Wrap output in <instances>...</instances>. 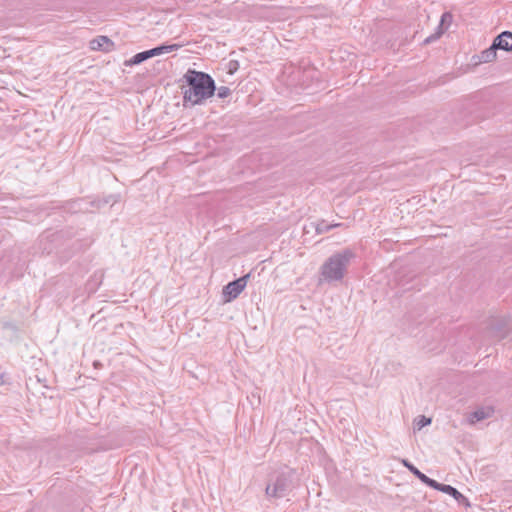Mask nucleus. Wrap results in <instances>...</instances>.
<instances>
[{
  "mask_svg": "<svg viewBox=\"0 0 512 512\" xmlns=\"http://www.w3.org/2000/svg\"><path fill=\"white\" fill-rule=\"evenodd\" d=\"M489 328L492 334L499 339L505 338L511 332L509 321L505 318L492 320Z\"/></svg>",
  "mask_w": 512,
  "mask_h": 512,
  "instance_id": "5",
  "label": "nucleus"
},
{
  "mask_svg": "<svg viewBox=\"0 0 512 512\" xmlns=\"http://www.w3.org/2000/svg\"><path fill=\"white\" fill-rule=\"evenodd\" d=\"M434 489L452 496L460 505L470 506L468 499L451 485L437 482V485L434 487Z\"/></svg>",
  "mask_w": 512,
  "mask_h": 512,
  "instance_id": "6",
  "label": "nucleus"
},
{
  "mask_svg": "<svg viewBox=\"0 0 512 512\" xmlns=\"http://www.w3.org/2000/svg\"><path fill=\"white\" fill-rule=\"evenodd\" d=\"M404 467H406L416 478H418L422 483L434 489L437 485V481L428 477L424 473H422L417 467H415L409 460L403 459L401 461Z\"/></svg>",
  "mask_w": 512,
  "mask_h": 512,
  "instance_id": "7",
  "label": "nucleus"
},
{
  "mask_svg": "<svg viewBox=\"0 0 512 512\" xmlns=\"http://www.w3.org/2000/svg\"><path fill=\"white\" fill-rule=\"evenodd\" d=\"M452 20V14L450 12H445L442 14L441 16V20H440V24L439 26H441V28H443V25L448 22L450 23Z\"/></svg>",
  "mask_w": 512,
  "mask_h": 512,
  "instance_id": "19",
  "label": "nucleus"
},
{
  "mask_svg": "<svg viewBox=\"0 0 512 512\" xmlns=\"http://www.w3.org/2000/svg\"><path fill=\"white\" fill-rule=\"evenodd\" d=\"M444 33V29L441 28V26H438L437 28V31L430 35L429 37H427L425 40H424V44H430L432 43L433 41L437 40L438 38H440V36Z\"/></svg>",
  "mask_w": 512,
  "mask_h": 512,
  "instance_id": "17",
  "label": "nucleus"
},
{
  "mask_svg": "<svg viewBox=\"0 0 512 512\" xmlns=\"http://www.w3.org/2000/svg\"><path fill=\"white\" fill-rule=\"evenodd\" d=\"M43 250L47 251V253H50V250L47 247H44Z\"/></svg>",
  "mask_w": 512,
  "mask_h": 512,
  "instance_id": "22",
  "label": "nucleus"
},
{
  "mask_svg": "<svg viewBox=\"0 0 512 512\" xmlns=\"http://www.w3.org/2000/svg\"><path fill=\"white\" fill-rule=\"evenodd\" d=\"M181 47L179 44H162L157 47L152 48V53L154 56L161 55L163 53H170L172 51H176Z\"/></svg>",
  "mask_w": 512,
  "mask_h": 512,
  "instance_id": "12",
  "label": "nucleus"
},
{
  "mask_svg": "<svg viewBox=\"0 0 512 512\" xmlns=\"http://www.w3.org/2000/svg\"><path fill=\"white\" fill-rule=\"evenodd\" d=\"M92 243L91 239H76L71 243V248L73 249V253H77L80 251L86 250Z\"/></svg>",
  "mask_w": 512,
  "mask_h": 512,
  "instance_id": "13",
  "label": "nucleus"
},
{
  "mask_svg": "<svg viewBox=\"0 0 512 512\" xmlns=\"http://www.w3.org/2000/svg\"><path fill=\"white\" fill-rule=\"evenodd\" d=\"M493 44L497 50L512 51V32L503 31L494 38Z\"/></svg>",
  "mask_w": 512,
  "mask_h": 512,
  "instance_id": "9",
  "label": "nucleus"
},
{
  "mask_svg": "<svg viewBox=\"0 0 512 512\" xmlns=\"http://www.w3.org/2000/svg\"><path fill=\"white\" fill-rule=\"evenodd\" d=\"M250 273L229 282L223 287L222 294L225 302H231L236 299L245 289Z\"/></svg>",
  "mask_w": 512,
  "mask_h": 512,
  "instance_id": "4",
  "label": "nucleus"
},
{
  "mask_svg": "<svg viewBox=\"0 0 512 512\" xmlns=\"http://www.w3.org/2000/svg\"><path fill=\"white\" fill-rule=\"evenodd\" d=\"M229 72L232 74L236 71L237 67H238V62L237 61H231L229 63Z\"/></svg>",
  "mask_w": 512,
  "mask_h": 512,
  "instance_id": "20",
  "label": "nucleus"
},
{
  "mask_svg": "<svg viewBox=\"0 0 512 512\" xmlns=\"http://www.w3.org/2000/svg\"><path fill=\"white\" fill-rule=\"evenodd\" d=\"M152 57H154V55L152 53V50L149 49V50L142 51V52L135 54L132 58H130L129 60H126L124 62V65L125 66L139 65L142 62H144Z\"/></svg>",
  "mask_w": 512,
  "mask_h": 512,
  "instance_id": "10",
  "label": "nucleus"
},
{
  "mask_svg": "<svg viewBox=\"0 0 512 512\" xmlns=\"http://www.w3.org/2000/svg\"><path fill=\"white\" fill-rule=\"evenodd\" d=\"M431 418L425 416H419L418 419L415 420V427L418 430H421L423 427L431 424Z\"/></svg>",
  "mask_w": 512,
  "mask_h": 512,
  "instance_id": "16",
  "label": "nucleus"
},
{
  "mask_svg": "<svg viewBox=\"0 0 512 512\" xmlns=\"http://www.w3.org/2000/svg\"><path fill=\"white\" fill-rule=\"evenodd\" d=\"M488 416L489 414L484 409H478L471 414V422L484 420Z\"/></svg>",
  "mask_w": 512,
  "mask_h": 512,
  "instance_id": "15",
  "label": "nucleus"
},
{
  "mask_svg": "<svg viewBox=\"0 0 512 512\" xmlns=\"http://www.w3.org/2000/svg\"><path fill=\"white\" fill-rule=\"evenodd\" d=\"M114 47V42L107 36H97L90 41V49L92 50L110 52L114 50Z\"/></svg>",
  "mask_w": 512,
  "mask_h": 512,
  "instance_id": "8",
  "label": "nucleus"
},
{
  "mask_svg": "<svg viewBox=\"0 0 512 512\" xmlns=\"http://www.w3.org/2000/svg\"><path fill=\"white\" fill-rule=\"evenodd\" d=\"M478 62L477 63H489L497 58V49L494 47V44L492 43L491 46L485 50H483L478 56Z\"/></svg>",
  "mask_w": 512,
  "mask_h": 512,
  "instance_id": "11",
  "label": "nucleus"
},
{
  "mask_svg": "<svg viewBox=\"0 0 512 512\" xmlns=\"http://www.w3.org/2000/svg\"><path fill=\"white\" fill-rule=\"evenodd\" d=\"M185 86H182L184 107H193L203 104L214 96L216 84L212 76L203 71L189 68L182 77Z\"/></svg>",
  "mask_w": 512,
  "mask_h": 512,
  "instance_id": "1",
  "label": "nucleus"
},
{
  "mask_svg": "<svg viewBox=\"0 0 512 512\" xmlns=\"http://www.w3.org/2000/svg\"><path fill=\"white\" fill-rule=\"evenodd\" d=\"M296 470L285 467L271 473L268 477L265 494L268 499H280L297 487Z\"/></svg>",
  "mask_w": 512,
  "mask_h": 512,
  "instance_id": "2",
  "label": "nucleus"
},
{
  "mask_svg": "<svg viewBox=\"0 0 512 512\" xmlns=\"http://www.w3.org/2000/svg\"><path fill=\"white\" fill-rule=\"evenodd\" d=\"M52 237L59 238L58 234H52Z\"/></svg>",
  "mask_w": 512,
  "mask_h": 512,
  "instance_id": "23",
  "label": "nucleus"
},
{
  "mask_svg": "<svg viewBox=\"0 0 512 512\" xmlns=\"http://www.w3.org/2000/svg\"><path fill=\"white\" fill-rule=\"evenodd\" d=\"M355 253L345 248L331 255L321 266L320 273L327 282L341 281Z\"/></svg>",
  "mask_w": 512,
  "mask_h": 512,
  "instance_id": "3",
  "label": "nucleus"
},
{
  "mask_svg": "<svg viewBox=\"0 0 512 512\" xmlns=\"http://www.w3.org/2000/svg\"><path fill=\"white\" fill-rule=\"evenodd\" d=\"M216 91H217V96L220 99H225V98H227L228 96L231 95V90L227 86H221L219 88L216 87Z\"/></svg>",
  "mask_w": 512,
  "mask_h": 512,
  "instance_id": "18",
  "label": "nucleus"
},
{
  "mask_svg": "<svg viewBox=\"0 0 512 512\" xmlns=\"http://www.w3.org/2000/svg\"><path fill=\"white\" fill-rule=\"evenodd\" d=\"M100 366H102V365H101V363L99 361H95L94 362V367L98 368Z\"/></svg>",
  "mask_w": 512,
  "mask_h": 512,
  "instance_id": "21",
  "label": "nucleus"
},
{
  "mask_svg": "<svg viewBox=\"0 0 512 512\" xmlns=\"http://www.w3.org/2000/svg\"><path fill=\"white\" fill-rule=\"evenodd\" d=\"M341 225H342L341 223L328 224L325 220H321V221L316 225V232H317L318 234L327 233V232H329L332 228L339 227V226H341Z\"/></svg>",
  "mask_w": 512,
  "mask_h": 512,
  "instance_id": "14",
  "label": "nucleus"
}]
</instances>
